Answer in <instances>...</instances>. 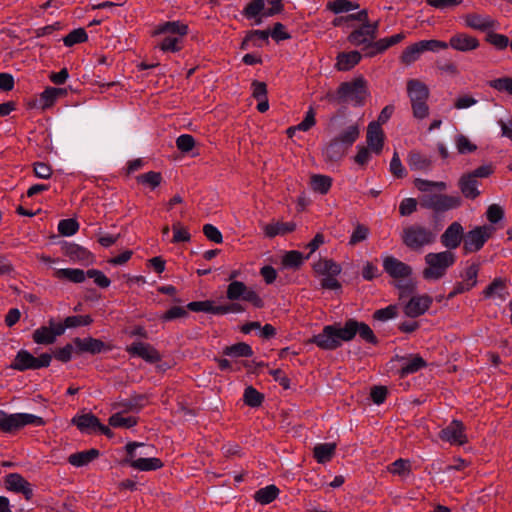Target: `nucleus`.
I'll use <instances>...</instances> for the list:
<instances>
[{
  "label": "nucleus",
  "mask_w": 512,
  "mask_h": 512,
  "mask_svg": "<svg viewBox=\"0 0 512 512\" xmlns=\"http://www.w3.org/2000/svg\"><path fill=\"white\" fill-rule=\"evenodd\" d=\"M64 94V90L56 87L46 88L40 96V102L43 108H48L54 104L56 99Z\"/></svg>",
  "instance_id": "nucleus-44"
},
{
  "label": "nucleus",
  "mask_w": 512,
  "mask_h": 512,
  "mask_svg": "<svg viewBox=\"0 0 512 512\" xmlns=\"http://www.w3.org/2000/svg\"><path fill=\"white\" fill-rule=\"evenodd\" d=\"M479 272V265L472 263L466 267L464 273L461 275L462 281L466 282L470 287H475L477 284V276Z\"/></svg>",
  "instance_id": "nucleus-56"
},
{
  "label": "nucleus",
  "mask_w": 512,
  "mask_h": 512,
  "mask_svg": "<svg viewBox=\"0 0 512 512\" xmlns=\"http://www.w3.org/2000/svg\"><path fill=\"white\" fill-rule=\"evenodd\" d=\"M440 240L446 251H452L464 241V228L459 222H453L443 232Z\"/></svg>",
  "instance_id": "nucleus-16"
},
{
  "label": "nucleus",
  "mask_w": 512,
  "mask_h": 512,
  "mask_svg": "<svg viewBox=\"0 0 512 512\" xmlns=\"http://www.w3.org/2000/svg\"><path fill=\"white\" fill-rule=\"evenodd\" d=\"M362 56L358 51L341 53L337 56L336 67L340 71H348L359 63Z\"/></svg>",
  "instance_id": "nucleus-35"
},
{
  "label": "nucleus",
  "mask_w": 512,
  "mask_h": 512,
  "mask_svg": "<svg viewBox=\"0 0 512 512\" xmlns=\"http://www.w3.org/2000/svg\"><path fill=\"white\" fill-rule=\"evenodd\" d=\"M126 351L133 357H139L146 362L155 363L160 360L157 350L148 343L133 342L126 348Z\"/></svg>",
  "instance_id": "nucleus-17"
},
{
  "label": "nucleus",
  "mask_w": 512,
  "mask_h": 512,
  "mask_svg": "<svg viewBox=\"0 0 512 512\" xmlns=\"http://www.w3.org/2000/svg\"><path fill=\"white\" fill-rule=\"evenodd\" d=\"M462 20L466 27L482 32H487L498 28L497 21L486 14L469 13L464 15Z\"/></svg>",
  "instance_id": "nucleus-15"
},
{
  "label": "nucleus",
  "mask_w": 512,
  "mask_h": 512,
  "mask_svg": "<svg viewBox=\"0 0 512 512\" xmlns=\"http://www.w3.org/2000/svg\"><path fill=\"white\" fill-rule=\"evenodd\" d=\"M67 255L73 260L87 261L90 259V252L78 244H70L66 249Z\"/></svg>",
  "instance_id": "nucleus-52"
},
{
  "label": "nucleus",
  "mask_w": 512,
  "mask_h": 512,
  "mask_svg": "<svg viewBox=\"0 0 512 512\" xmlns=\"http://www.w3.org/2000/svg\"><path fill=\"white\" fill-rule=\"evenodd\" d=\"M390 172L398 177L403 178L406 175V171L397 152H394L389 165Z\"/></svg>",
  "instance_id": "nucleus-62"
},
{
  "label": "nucleus",
  "mask_w": 512,
  "mask_h": 512,
  "mask_svg": "<svg viewBox=\"0 0 512 512\" xmlns=\"http://www.w3.org/2000/svg\"><path fill=\"white\" fill-rule=\"evenodd\" d=\"M448 47L459 52H469L479 47V41L466 33H457L450 38Z\"/></svg>",
  "instance_id": "nucleus-21"
},
{
  "label": "nucleus",
  "mask_w": 512,
  "mask_h": 512,
  "mask_svg": "<svg viewBox=\"0 0 512 512\" xmlns=\"http://www.w3.org/2000/svg\"><path fill=\"white\" fill-rule=\"evenodd\" d=\"M188 33V25L182 21H167L158 24L153 35L161 36L158 47L163 52H178L182 48L184 37Z\"/></svg>",
  "instance_id": "nucleus-3"
},
{
  "label": "nucleus",
  "mask_w": 512,
  "mask_h": 512,
  "mask_svg": "<svg viewBox=\"0 0 512 512\" xmlns=\"http://www.w3.org/2000/svg\"><path fill=\"white\" fill-rule=\"evenodd\" d=\"M356 334H359L360 338L368 343L375 344L377 342L372 329L366 323L354 319L346 321L344 326H340V324L325 326L321 333L313 337L312 342L321 349L334 350L343 342L351 341Z\"/></svg>",
  "instance_id": "nucleus-1"
},
{
  "label": "nucleus",
  "mask_w": 512,
  "mask_h": 512,
  "mask_svg": "<svg viewBox=\"0 0 512 512\" xmlns=\"http://www.w3.org/2000/svg\"><path fill=\"white\" fill-rule=\"evenodd\" d=\"M360 134V128L357 123H351L345 129L340 132L334 138L343 144L346 148L353 145V143L358 139Z\"/></svg>",
  "instance_id": "nucleus-34"
},
{
  "label": "nucleus",
  "mask_w": 512,
  "mask_h": 512,
  "mask_svg": "<svg viewBox=\"0 0 512 512\" xmlns=\"http://www.w3.org/2000/svg\"><path fill=\"white\" fill-rule=\"evenodd\" d=\"M223 353L226 356L239 358V357H251L253 355V350L247 343L240 342L234 345L225 347Z\"/></svg>",
  "instance_id": "nucleus-39"
},
{
  "label": "nucleus",
  "mask_w": 512,
  "mask_h": 512,
  "mask_svg": "<svg viewBox=\"0 0 512 512\" xmlns=\"http://www.w3.org/2000/svg\"><path fill=\"white\" fill-rule=\"evenodd\" d=\"M404 38L405 35L403 33H398L390 37L379 39L374 43V47L377 49L378 52H383L389 47L401 42Z\"/></svg>",
  "instance_id": "nucleus-54"
},
{
  "label": "nucleus",
  "mask_w": 512,
  "mask_h": 512,
  "mask_svg": "<svg viewBox=\"0 0 512 512\" xmlns=\"http://www.w3.org/2000/svg\"><path fill=\"white\" fill-rule=\"evenodd\" d=\"M462 203L458 195L427 194L421 198V205L436 213H443L458 208Z\"/></svg>",
  "instance_id": "nucleus-9"
},
{
  "label": "nucleus",
  "mask_w": 512,
  "mask_h": 512,
  "mask_svg": "<svg viewBox=\"0 0 512 512\" xmlns=\"http://www.w3.org/2000/svg\"><path fill=\"white\" fill-rule=\"evenodd\" d=\"M478 103V99L469 94L460 95L454 102V108L457 110L468 109Z\"/></svg>",
  "instance_id": "nucleus-61"
},
{
  "label": "nucleus",
  "mask_w": 512,
  "mask_h": 512,
  "mask_svg": "<svg viewBox=\"0 0 512 512\" xmlns=\"http://www.w3.org/2000/svg\"><path fill=\"white\" fill-rule=\"evenodd\" d=\"M74 345L78 352H89L91 354H97L103 351L105 344L98 339L91 337L87 338H75Z\"/></svg>",
  "instance_id": "nucleus-26"
},
{
  "label": "nucleus",
  "mask_w": 512,
  "mask_h": 512,
  "mask_svg": "<svg viewBox=\"0 0 512 512\" xmlns=\"http://www.w3.org/2000/svg\"><path fill=\"white\" fill-rule=\"evenodd\" d=\"M407 93L411 101L413 116L422 120L428 117L429 107L427 99L429 97L428 87L419 80L411 79L407 82Z\"/></svg>",
  "instance_id": "nucleus-5"
},
{
  "label": "nucleus",
  "mask_w": 512,
  "mask_h": 512,
  "mask_svg": "<svg viewBox=\"0 0 512 512\" xmlns=\"http://www.w3.org/2000/svg\"><path fill=\"white\" fill-rule=\"evenodd\" d=\"M303 254L296 250H291L285 253L282 263L287 268H298L304 262Z\"/></svg>",
  "instance_id": "nucleus-48"
},
{
  "label": "nucleus",
  "mask_w": 512,
  "mask_h": 512,
  "mask_svg": "<svg viewBox=\"0 0 512 512\" xmlns=\"http://www.w3.org/2000/svg\"><path fill=\"white\" fill-rule=\"evenodd\" d=\"M33 340L37 344L49 345L55 342L52 330L47 326H41L33 332Z\"/></svg>",
  "instance_id": "nucleus-45"
},
{
  "label": "nucleus",
  "mask_w": 512,
  "mask_h": 512,
  "mask_svg": "<svg viewBox=\"0 0 512 512\" xmlns=\"http://www.w3.org/2000/svg\"><path fill=\"white\" fill-rule=\"evenodd\" d=\"M487 40L490 44L499 50L505 49L508 45H510L508 37L503 34L489 33Z\"/></svg>",
  "instance_id": "nucleus-64"
},
{
  "label": "nucleus",
  "mask_w": 512,
  "mask_h": 512,
  "mask_svg": "<svg viewBox=\"0 0 512 512\" xmlns=\"http://www.w3.org/2000/svg\"><path fill=\"white\" fill-rule=\"evenodd\" d=\"M6 489L12 492L21 493L29 500L33 496L31 484L18 473H11L5 478Z\"/></svg>",
  "instance_id": "nucleus-19"
},
{
  "label": "nucleus",
  "mask_w": 512,
  "mask_h": 512,
  "mask_svg": "<svg viewBox=\"0 0 512 512\" xmlns=\"http://www.w3.org/2000/svg\"><path fill=\"white\" fill-rule=\"evenodd\" d=\"M127 453L124 463L138 471H155L163 466L159 458L152 457L155 447L142 442L126 444Z\"/></svg>",
  "instance_id": "nucleus-2"
},
{
  "label": "nucleus",
  "mask_w": 512,
  "mask_h": 512,
  "mask_svg": "<svg viewBox=\"0 0 512 512\" xmlns=\"http://www.w3.org/2000/svg\"><path fill=\"white\" fill-rule=\"evenodd\" d=\"M387 471L398 476L402 481H407L412 475L411 461L399 458L387 466Z\"/></svg>",
  "instance_id": "nucleus-25"
},
{
  "label": "nucleus",
  "mask_w": 512,
  "mask_h": 512,
  "mask_svg": "<svg viewBox=\"0 0 512 512\" xmlns=\"http://www.w3.org/2000/svg\"><path fill=\"white\" fill-rule=\"evenodd\" d=\"M495 232L492 225L476 226L475 228L464 234V250L466 253L479 251L487 242V240Z\"/></svg>",
  "instance_id": "nucleus-10"
},
{
  "label": "nucleus",
  "mask_w": 512,
  "mask_h": 512,
  "mask_svg": "<svg viewBox=\"0 0 512 512\" xmlns=\"http://www.w3.org/2000/svg\"><path fill=\"white\" fill-rule=\"evenodd\" d=\"M367 96V83L362 77L343 82L337 90L339 102H351L355 106H362Z\"/></svg>",
  "instance_id": "nucleus-8"
},
{
  "label": "nucleus",
  "mask_w": 512,
  "mask_h": 512,
  "mask_svg": "<svg viewBox=\"0 0 512 512\" xmlns=\"http://www.w3.org/2000/svg\"><path fill=\"white\" fill-rule=\"evenodd\" d=\"M369 234L370 231L368 227L362 224H357L350 235L348 244L350 246H355L358 243L365 241L368 238Z\"/></svg>",
  "instance_id": "nucleus-53"
},
{
  "label": "nucleus",
  "mask_w": 512,
  "mask_h": 512,
  "mask_svg": "<svg viewBox=\"0 0 512 512\" xmlns=\"http://www.w3.org/2000/svg\"><path fill=\"white\" fill-rule=\"evenodd\" d=\"M296 229L294 222H275L263 225V232L265 236L273 238L278 235H285L293 232Z\"/></svg>",
  "instance_id": "nucleus-29"
},
{
  "label": "nucleus",
  "mask_w": 512,
  "mask_h": 512,
  "mask_svg": "<svg viewBox=\"0 0 512 512\" xmlns=\"http://www.w3.org/2000/svg\"><path fill=\"white\" fill-rule=\"evenodd\" d=\"M315 125V112L312 107L308 109L306 112V115L304 119L295 127H290L289 131L291 130H300V131H308L310 128H312Z\"/></svg>",
  "instance_id": "nucleus-58"
},
{
  "label": "nucleus",
  "mask_w": 512,
  "mask_h": 512,
  "mask_svg": "<svg viewBox=\"0 0 512 512\" xmlns=\"http://www.w3.org/2000/svg\"><path fill=\"white\" fill-rule=\"evenodd\" d=\"M243 399L245 404L250 407H258L261 405L263 396L252 386H248L244 390Z\"/></svg>",
  "instance_id": "nucleus-51"
},
{
  "label": "nucleus",
  "mask_w": 512,
  "mask_h": 512,
  "mask_svg": "<svg viewBox=\"0 0 512 512\" xmlns=\"http://www.w3.org/2000/svg\"><path fill=\"white\" fill-rule=\"evenodd\" d=\"M426 365L425 361L420 356H414L409 359H403V363L400 368V372L402 376H406L409 374H413L419 371Z\"/></svg>",
  "instance_id": "nucleus-40"
},
{
  "label": "nucleus",
  "mask_w": 512,
  "mask_h": 512,
  "mask_svg": "<svg viewBox=\"0 0 512 512\" xmlns=\"http://www.w3.org/2000/svg\"><path fill=\"white\" fill-rule=\"evenodd\" d=\"M367 145L375 154H380L384 145V132L379 123L370 122L367 127Z\"/></svg>",
  "instance_id": "nucleus-20"
},
{
  "label": "nucleus",
  "mask_w": 512,
  "mask_h": 512,
  "mask_svg": "<svg viewBox=\"0 0 512 512\" xmlns=\"http://www.w3.org/2000/svg\"><path fill=\"white\" fill-rule=\"evenodd\" d=\"M489 86L500 92H507L512 95V78L503 77L489 81Z\"/></svg>",
  "instance_id": "nucleus-57"
},
{
  "label": "nucleus",
  "mask_w": 512,
  "mask_h": 512,
  "mask_svg": "<svg viewBox=\"0 0 512 512\" xmlns=\"http://www.w3.org/2000/svg\"><path fill=\"white\" fill-rule=\"evenodd\" d=\"M407 162L409 168L413 171H428L431 166V160L419 152H410Z\"/></svg>",
  "instance_id": "nucleus-36"
},
{
  "label": "nucleus",
  "mask_w": 512,
  "mask_h": 512,
  "mask_svg": "<svg viewBox=\"0 0 512 512\" xmlns=\"http://www.w3.org/2000/svg\"><path fill=\"white\" fill-rule=\"evenodd\" d=\"M335 451L336 443H319L315 445L313 449V454L318 463L324 464L329 462L333 458V456L335 455Z\"/></svg>",
  "instance_id": "nucleus-32"
},
{
  "label": "nucleus",
  "mask_w": 512,
  "mask_h": 512,
  "mask_svg": "<svg viewBox=\"0 0 512 512\" xmlns=\"http://www.w3.org/2000/svg\"><path fill=\"white\" fill-rule=\"evenodd\" d=\"M454 143L457 151L460 154L472 153L477 149V146L473 144L468 137L463 134H457L454 138Z\"/></svg>",
  "instance_id": "nucleus-49"
},
{
  "label": "nucleus",
  "mask_w": 512,
  "mask_h": 512,
  "mask_svg": "<svg viewBox=\"0 0 512 512\" xmlns=\"http://www.w3.org/2000/svg\"><path fill=\"white\" fill-rule=\"evenodd\" d=\"M79 230V223L73 219H63L58 223V231L61 235L70 237Z\"/></svg>",
  "instance_id": "nucleus-50"
},
{
  "label": "nucleus",
  "mask_w": 512,
  "mask_h": 512,
  "mask_svg": "<svg viewBox=\"0 0 512 512\" xmlns=\"http://www.w3.org/2000/svg\"><path fill=\"white\" fill-rule=\"evenodd\" d=\"M384 271L393 279H408L412 275V267L388 254L381 256Z\"/></svg>",
  "instance_id": "nucleus-13"
},
{
  "label": "nucleus",
  "mask_w": 512,
  "mask_h": 512,
  "mask_svg": "<svg viewBox=\"0 0 512 512\" xmlns=\"http://www.w3.org/2000/svg\"><path fill=\"white\" fill-rule=\"evenodd\" d=\"M88 34L84 28H77L72 30L67 36L63 38V43L66 47H72L75 44L87 41Z\"/></svg>",
  "instance_id": "nucleus-47"
},
{
  "label": "nucleus",
  "mask_w": 512,
  "mask_h": 512,
  "mask_svg": "<svg viewBox=\"0 0 512 512\" xmlns=\"http://www.w3.org/2000/svg\"><path fill=\"white\" fill-rule=\"evenodd\" d=\"M479 184V181L470 174H465L459 179L460 191L468 199H475L480 195Z\"/></svg>",
  "instance_id": "nucleus-24"
},
{
  "label": "nucleus",
  "mask_w": 512,
  "mask_h": 512,
  "mask_svg": "<svg viewBox=\"0 0 512 512\" xmlns=\"http://www.w3.org/2000/svg\"><path fill=\"white\" fill-rule=\"evenodd\" d=\"M226 296L231 301L244 300L258 308L263 306V300L259 295L241 281H232L227 287Z\"/></svg>",
  "instance_id": "nucleus-11"
},
{
  "label": "nucleus",
  "mask_w": 512,
  "mask_h": 512,
  "mask_svg": "<svg viewBox=\"0 0 512 512\" xmlns=\"http://www.w3.org/2000/svg\"><path fill=\"white\" fill-rule=\"evenodd\" d=\"M87 277L93 279L94 283L101 288H107L111 284L109 278L102 271L97 269L88 270Z\"/></svg>",
  "instance_id": "nucleus-60"
},
{
  "label": "nucleus",
  "mask_w": 512,
  "mask_h": 512,
  "mask_svg": "<svg viewBox=\"0 0 512 512\" xmlns=\"http://www.w3.org/2000/svg\"><path fill=\"white\" fill-rule=\"evenodd\" d=\"M432 298L428 295L413 296L404 306V313L411 318L423 315L431 306Z\"/></svg>",
  "instance_id": "nucleus-18"
},
{
  "label": "nucleus",
  "mask_w": 512,
  "mask_h": 512,
  "mask_svg": "<svg viewBox=\"0 0 512 512\" xmlns=\"http://www.w3.org/2000/svg\"><path fill=\"white\" fill-rule=\"evenodd\" d=\"M424 52L422 45L419 42H416L410 46H408L401 55V61L405 64H411L415 62L420 55Z\"/></svg>",
  "instance_id": "nucleus-43"
},
{
  "label": "nucleus",
  "mask_w": 512,
  "mask_h": 512,
  "mask_svg": "<svg viewBox=\"0 0 512 512\" xmlns=\"http://www.w3.org/2000/svg\"><path fill=\"white\" fill-rule=\"evenodd\" d=\"M27 425L40 427L45 425L42 417L30 413L9 414L0 410V430L5 433L15 432Z\"/></svg>",
  "instance_id": "nucleus-7"
},
{
  "label": "nucleus",
  "mask_w": 512,
  "mask_h": 512,
  "mask_svg": "<svg viewBox=\"0 0 512 512\" xmlns=\"http://www.w3.org/2000/svg\"><path fill=\"white\" fill-rule=\"evenodd\" d=\"M100 452L99 450L92 448L86 451H80L74 454H71L68 457V462L74 466V467H84L87 466L89 463L94 461L98 456Z\"/></svg>",
  "instance_id": "nucleus-28"
},
{
  "label": "nucleus",
  "mask_w": 512,
  "mask_h": 512,
  "mask_svg": "<svg viewBox=\"0 0 512 512\" xmlns=\"http://www.w3.org/2000/svg\"><path fill=\"white\" fill-rule=\"evenodd\" d=\"M505 283L502 279H495L485 290L486 297L504 300L507 296Z\"/></svg>",
  "instance_id": "nucleus-42"
},
{
  "label": "nucleus",
  "mask_w": 512,
  "mask_h": 512,
  "mask_svg": "<svg viewBox=\"0 0 512 512\" xmlns=\"http://www.w3.org/2000/svg\"><path fill=\"white\" fill-rule=\"evenodd\" d=\"M401 238L403 243L414 251H419L435 241V233L422 225L412 224L405 227Z\"/></svg>",
  "instance_id": "nucleus-6"
},
{
  "label": "nucleus",
  "mask_w": 512,
  "mask_h": 512,
  "mask_svg": "<svg viewBox=\"0 0 512 512\" xmlns=\"http://www.w3.org/2000/svg\"><path fill=\"white\" fill-rule=\"evenodd\" d=\"M377 28V22L374 24H365L359 29L353 31L349 35L348 40L350 43L356 46L369 43L376 37Z\"/></svg>",
  "instance_id": "nucleus-22"
},
{
  "label": "nucleus",
  "mask_w": 512,
  "mask_h": 512,
  "mask_svg": "<svg viewBox=\"0 0 512 512\" xmlns=\"http://www.w3.org/2000/svg\"><path fill=\"white\" fill-rule=\"evenodd\" d=\"M315 271L324 277L330 275H339L341 273V266L335 261L330 259L319 260L314 265Z\"/></svg>",
  "instance_id": "nucleus-38"
},
{
  "label": "nucleus",
  "mask_w": 512,
  "mask_h": 512,
  "mask_svg": "<svg viewBox=\"0 0 512 512\" xmlns=\"http://www.w3.org/2000/svg\"><path fill=\"white\" fill-rule=\"evenodd\" d=\"M137 420L135 416H126L118 412L109 418V425L114 428H132L137 424Z\"/></svg>",
  "instance_id": "nucleus-41"
},
{
  "label": "nucleus",
  "mask_w": 512,
  "mask_h": 512,
  "mask_svg": "<svg viewBox=\"0 0 512 512\" xmlns=\"http://www.w3.org/2000/svg\"><path fill=\"white\" fill-rule=\"evenodd\" d=\"M439 437L441 440L457 446L464 445L468 441V437L465 433V426L459 420H452L440 431Z\"/></svg>",
  "instance_id": "nucleus-14"
},
{
  "label": "nucleus",
  "mask_w": 512,
  "mask_h": 512,
  "mask_svg": "<svg viewBox=\"0 0 512 512\" xmlns=\"http://www.w3.org/2000/svg\"><path fill=\"white\" fill-rule=\"evenodd\" d=\"M359 5L349 0H334L327 4V8L335 14L345 13L355 10Z\"/></svg>",
  "instance_id": "nucleus-46"
},
{
  "label": "nucleus",
  "mask_w": 512,
  "mask_h": 512,
  "mask_svg": "<svg viewBox=\"0 0 512 512\" xmlns=\"http://www.w3.org/2000/svg\"><path fill=\"white\" fill-rule=\"evenodd\" d=\"M72 423L74 425H76L77 428L82 433L99 432L108 437H111L113 435L110 428L101 424L99 419L91 413L77 415V416L73 417Z\"/></svg>",
  "instance_id": "nucleus-12"
},
{
  "label": "nucleus",
  "mask_w": 512,
  "mask_h": 512,
  "mask_svg": "<svg viewBox=\"0 0 512 512\" xmlns=\"http://www.w3.org/2000/svg\"><path fill=\"white\" fill-rule=\"evenodd\" d=\"M138 182L150 186L152 189L158 187L161 183L162 177L158 172L150 171L138 176Z\"/></svg>",
  "instance_id": "nucleus-55"
},
{
  "label": "nucleus",
  "mask_w": 512,
  "mask_h": 512,
  "mask_svg": "<svg viewBox=\"0 0 512 512\" xmlns=\"http://www.w3.org/2000/svg\"><path fill=\"white\" fill-rule=\"evenodd\" d=\"M267 0H249L243 9V15L248 20H254L256 25H260L264 19V4Z\"/></svg>",
  "instance_id": "nucleus-23"
},
{
  "label": "nucleus",
  "mask_w": 512,
  "mask_h": 512,
  "mask_svg": "<svg viewBox=\"0 0 512 512\" xmlns=\"http://www.w3.org/2000/svg\"><path fill=\"white\" fill-rule=\"evenodd\" d=\"M279 493L280 490L276 485H267L255 492L254 500L261 505H268L278 497Z\"/></svg>",
  "instance_id": "nucleus-33"
},
{
  "label": "nucleus",
  "mask_w": 512,
  "mask_h": 512,
  "mask_svg": "<svg viewBox=\"0 0 512 512\" xmlns=\"http://www.w3.org/2000/svg\"><path fill=\"white\" fill-rule=\"evenodd\" d=\"M332 178L327 175L314 174L310 178V185L314 192L327 194L332 186Z\"/></svg>",
  "instance_id": "nucleus-37"
},
{
  "label": "nucleus",
  "mask_w": 512,
  "mask_h": 512,
  "mask_svg": "<svg viewBox=\"0 0 512 512\" xmlns=\"http://www.w3.org/2000/svg\"><path fill=\"white\" fill-rule=\"evenodd\" d=\"M426 267L422 276L427 281H437L443 278L448 269L456 262V255L452 251L430 252L424 257Z\"/></svg>",
  "instance_id": "nucleus-4"
},
{
  "label": "nucleus",
  "mask_w": 512,
  "mask_h": 512,
  "mask_svg": "<svg viewBox=\"0 0 512 512\" xmlns=\"http://www.w3.org/2000/svg\"><path fill=\"white\" fill-rule=\"evenodd\" d=\"M397 316V307L395 305H389L385 308L375 311L373 317L375 320L386 322Z\"/></svg>",
  "instance_id": "nucleus-59"
},
{
  "label": "nucleus",
  "mask_w": 512,
  "mask_h": 512,
  "mask_svg": "<svg viewBox=\"0 0 512 512\" xmlns=\"http://www.w3.org/2000/svg\"><path fill=\"white\" fill-rule=\"evenodd\" d=\"M346 147L333 138L322 150V155L327 162L340 160L346 152Z\"/></svg>",
  "instance_id": "nucleus-27"
},
{
  "label": "nucleus",
  "mask_w": 512,
  "mask_h": 512,
  "mask_svg": "<svg viewBox=\"0 0 512 512\" xmlns=\"http://www.w3.org/2000/svg\"><path fill=\"white\" fill-rule=\"evenodd\" d=\"M176 145L181 152L187 153L193 149L195 140L189 134H182L177 138Z\"/></svg>",
  "instance_id": "nucleus-63"
},
{
  "label": "nucleus",
  "mask_w": 512,
  "mask_h": 512,
  "mask_svg": "<svg viewBox=\"0 0 512 512\" xmlns=\"http://www.w3.org/2000/svg\"><path fill=\"white\" fill-rule=\"evenodd\" d=\"M10 368L18 371L35 370V357L27 350L18 351Z\"/></svg>",
  "instance_id": "nucleus-30"
},
{
  "label": "nucleus",
  "mask_w": 512,
  "mask_h": 512,
  "mask_svg": "<svg viewBox=\"0 0 512 512\" xmlns=\"http://www.w3.org/2000/svg\"><path fill=\"white\" fill-rule=\"evenodd\" d=\"M54 277L59 280L82 283L87 277V272L85 273L83 270L77 268H61L54 270Z\"/></svg>",
  "instance_id": "nucleus-31"
}]
</instances>
